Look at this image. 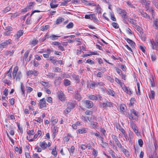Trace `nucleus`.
<instances>
[{
  "label": "nucleus",
  "mask_w": 158,
  "mask_h": 158,
  "mask_svg": "<svg viewBox=\"0 0 158 158\" xmlns=\"http://www.w3.org/2000/svg\"><path fill=\"white\" fill-rule=\"evenodd\" d=\"M11 40L9 39L6 40L5 42L2 43L0 44V48H3L6 47L8 45L11 44Z\"/></svg>",
  "instance_id": "nucleus-3"
},
{
  "label": "nucleus",
  "mask_w": 158,
  "mask_h": 158,
  "mask_svg": "<svg viewBox=\"0 0 158 158\" xmlns=\"http://www.w3.org/2000/svg\"><path fill=\"white\" fill-rule=\"evenodd\" d=\"M56 146L55 147V149H53L52 150V153L53 155L55 157L57 156V152L56 150Z\"/></svg>",
  "instance_id": "nucleus-56"
},
{
  "label": "nucleus",
  "mask_w": 158,
  "mask_h": 158,
  "mask_svg": "<svg viewBox=\"0 0 158 158\" xmlns=\"http://www.w3.org/2000/svg\"><path fill=\"white\" fill-rule=\"evenodd\" d=\"M54 71L55 72H61V69L60 68L58 67H56Z\"/></svg>",
  "instance_id": "nucleus-59"
},
{
  "label": "nucleus",
  "mask_w": 158,
  "mask_h": 158,
  "mask_svg": "<svg viewBox=\"0 0 158 158\" xmlns=\"http://www.w3.org/2000/svg\"><path fill=\"white\" fill-rule=\"evenodd\" d=\"M67 106L71 109H72L74 108L75 104L73 102H69L67 104Z\"/></svg>",
  "instance_id": "nucleus-25"
},
{
  "label": "nucleus",
  "mask_w": 158,
  "mask_h": 158,
  "mask_svg": "<svg viewBox=\"0 0 158 158\" xmlns=\"http://www.w3.org/2000/svg\"><path fill=\"white\" fill-rule=\"evenodd\" d=\"M77 131L78 133L80 134L85 133L87 132L85 128L78 129Z\"/></svg>",
  "instance_id": "nucleus-28"
},
{
  "label": "nucleus",
  "mask_w": 158,
  "mask_h": 158,
  "mask_svg": "<svg viewBox=\"0 0 158 158\" xmlns=\"http://www.w3.org/2000/svg\"><path fill=\"white\" fill-rule=\"evenodd\" d=\"M71 108L68 106L65 110H64V113L66 114H68L71 111Z\"/></svg>",
  "instance_id": "nucleus-49"
},
{
  "label": "nucleus",
  "mask_w": 158,
  "mask_h": 158,
  "mask_svg": "<svg viewBox=\"0 0 158 158\" xmlns=\"http://www.w3.org/2000/svg\"><path fill=\"white\" fill-rule=\"evenodd\" d=\"M72 77L73 78L78 82H79L80 81V79L79 76L78 75H76L75 74H73L72 75Z\"/></svg>",
  "instance_id": "nucleus-27"
},
{
  "label": "nucleus",
  "mask_w": 158,
  "mask_h": 158,
  "mask_svg": "<svg viewBox=\"0 0 158 158\" xmlns=\"http://www.w3.org/2000/svg\"><path fill=\"white\" fill-rule=\"evenodd\" d=\"M86 63L91 64H94V61L89 59H88L86 60Z\"/></svg>",
  "instance_id": "nucleus-60"
},
{
  "label": "nucleus",
  "mask_w": 158,
  "mask_h": 158,
  "mask_svg": "<svg viewBox=\"0 0 158 158\" xmlns=\"http://www.w3.org/2000/svg\"><path fill=\"white\" fill-rule=\"evenodd\" d=\"M38 106L40 109H41L46 106V102L44 98L40 100V101L39 102Z\"/></svg>",
  "instance_id": "nucleus-2"
},
{
  "label": "nucleus",
  "mask_w": 158,
  "mask_h": 158,
  "mask_svg": "<svg viewBox=\"0 0 158 158\" xmlns=\"http://www.w3.org/2000/svg\"><path fill=\"white\" fill-rule=\"evenodd\" d=\"M102 106L104 108L107 107H111L112 106V103L110 102H106V103L103 102L102 103Z\"/></svg>",
  "instance_id": "nucleus-9"
},
{
  "label": "nucleus",
  "mask_w": 158,
  "mask_h": 158,
  "mask_svg": "<svg viewBox=\"0 0 158 158\" xmlns=\"http://www.w3.org/2000/svg\"><path fill=\"white\" fill-rule=\"evenodd\" d=\"M87 119L88 120V121L90 122V123H91L93 122H94L93 121V120H95L96 121H97V118L96 117H95L94 115H92L91 116V117L90 118H89V117H87Z\"/></svg>",
  "instance_id": "nucleus-16"
},
{
  "label": "nucleus",
  "mask_w": 158,
  "mask_h": 158,
  "mask_svg": "<svg viewBox=\"0 0 158 158\" xmlns=\"http://www.w3.org/2000/svg\"><path fill=\"white\" fill-rule=\"evenodd\" d=\"M12 67H11L10 68L9 70L7 71L6 75H7L8 77V78L10 79H11L12 78V76L11 75V73L12 72Z\"/></svg>",
  "instance_id": "nucleus-19"
},
{
  "label": "nucleus",
  "mask_w": 158,
  "mask_h": 158,
  "mask_svg": "<svg viewBox=\"0 0 158 158\" xmlns=\"http://www.w3.org/2000/svg\"><path fill=\"white\" fill-rule=\"evenodd\" d=\"M63 78H69L70 77V75L67 73H64L62 74V76Z\"/></svg>",
  "instance_id": "nucleus-53"
},
{
  "label": "nucleus",
  "mask_w": 158,
  "mask_h": 158,
  "mask_svg": "<svg viewBox=\"0 0 158 158\" xmlns=\"http://www.w3.org/2000/svg\"><path fill=\"white\" fill-rule=\"evenodd\" d=\"M151 56L152 61H154L156 60V56L154 53H153L151 54Z\"/></svg>",
  "instance_id": "nucleus-42"
},
{
  "label": "nucleus",
  "mask_w": 158,
  "mask_h": 158,
  "mask_svg": "<svg viewBox=\"0 0 158 158\" xmlns=\"http://www.w3.org/2000/svg\"><path fill=\"white\" fill-rule=\"evenodd\" d=\"M111 25L115 29H118L119 27L118 24L117 23L115 22L112 23Z\"/></svg>",
  "instance_id": "nucleus-38"
},
{
  "label": "nucleus",
  "mask_w": 158,
  "mask_h": 158,
  "mask_svg": "<svg viewBox=\"0 0 158 158\" xmlns=\"http://www.w3.org/2000/svg\"><path fill=\"white\" fill-rule=\"evenodd\" d=\"M63 83L65 86H69L71 84V81L67 79H64L63 81Z\"/></svg>",
  "instance_id": "nucleus-17"
},
{
  "label": "nucleus",
  "mask_w": 158,
  "mask_h": 158,
  "mask_svg": "<svg viewBox=\"0 0 158 158\" xmlns=\"http://www.w3.org/2000/svg\"><path fill=\"white\" fill-rule=\"evenodd\" d=\"M107 94L112 96H114L115 94V92L112 90L110 89H109L107 90Z\"/></svg>",
  "instance_id": "nucleus-20"
},
{
  "label": "nucleus",
  "mask_w": 158,
  "mask_h": 158,
  "mask_svg": "<svg viewBox=\"0 0 158 158\" xmlns=\"http://www.w3.org/2000/svg\"><path fill=\"white\" fill-rule=\"evenodd\" d=\"M64 20V19L61 17L58 18L56 20V24H59Z\"/></svg>",
  "instance_id": "nucleus-22"
},
{
  "label": "nucleus",
  "mask_w": 158,
  "mask_h": 158,
  "mask_svg": "<svg viewBox=\"0 0 158 158\" xmlns=\"http://www.w3.org/2000/svg\"><path fill=\"white\" fill-rule=\"evenodd\" d=\"M156 152L154 151L152 154L149 155V158H154L156 157Z\"/></svg>",
  "instance_id": "nucleus-45"
},
{
  "label": "nucleus",
  "mask_w": 158,
  "mask_h": 158,
  "mask_svg": "<svg viewBox=\"0 0 158 158\" xmlns=\"http://www.w3.org/2000/svg\"><path fill=\"white\" fill-rule=\"evenodd\" d=\"M10 8L9 6L6 7L3 11V12L4 13H6L10 10Z\"/></svg>",
  "instance_id": "nucleus-47"
},
{
  "label": "nucleus",
  "mask_w": 158,
  "mask_h": 158,
  "mask_svg": "<svg viewBox=\"0 0 158 158\" xmlns=\"http://www.w3.org/2000/svg\"><path fill=\"white\" fill-rule=\"evenodd\" d=\"M20 88L22 92V94L24 96H25V89H24V86L23 84L22 83H21Z\"/></svg>",
  "instance_id": "nucleus-21"
},
{
  "label": "nucleus",
  "mask_w": 158,
  "mask_h": 158,
  "mask_svg": "<svg viewBox=\"0 0 158 158\" xmlns=\"http://www.w3.org/2000/svg\"><path fill=\"white\" fill-rule=\"evenodd\" d=\"M19 67L18 66H16L14 68L13 70V73H17L18 71V70Z\"/></svg>",
  "instance_id": "nucleus-62"
},
{
  "label": "nucleus",
  "mask_w": 158,
  "mask_h": 158,
  "mask_svg": "<svg viewBox=\"0 0 158 158\" xmlns=\"http://www.w3.org/2000/svg\"><path fill=\"white\" fill-rule=\"evenodd\" d=\"M71 1V0H64V1L63 2H61V6H65L66 5V4L67 3L70 2Z\"/></svg>",
  "instance_id": "nucleus-41"
},
{
  "label": "nucleus",
  "mask_w": 158,
  "mask_h": 158,
  "mask_svg": "<svg viewBox=\"0 0 158 158\" xmlns=\"http://www.w3.org/2000/svg\"><path fill=\"white\" fill-rule=\"evenodd\" d=\"M138 143L139 146L140 147H142L143 146V140L141 139H140L138 140Z\"/></svg>",
  "instance_id": "nucleus-64"
},
{
  "label": "nucleus",
  "mask_w": 158,
  "mask_h": 158,
  "mask_svg": "<svg viewBox=\"0 0 158 158\" xmlns=\"http://www.w3.org/2000/svg\"><path fill=\"white\" fill-rule=\"evenodd\" d=\"M139 48L140 50H141L144 53H145L146 52L145 49H146V48L145 46H140L139 47Z\"/></svg>",
  "instance_id": "nucleus-54"
},
{
  "label": "nucleus",
  "mask_w": 158,
  "mask_h": 158,
  "mask_svg": "<svg viewBox=\"0 0 158 158\" xmlns=\"http://www.w3.org/2000/svg\"><path fill=\"white\" fill-rule=\"evenodd\" d=\"M142 3H143L145 6H148L150 4V2L147 0H141Z\"/></svg>",
  "instance_id": "nucleus-33"
},
{
  "label": "nucleus",
  "mask_w": 158,
  "mask_h": 158,
  "mask_svg": "<svg viewBox=\"0 0 158 158\" xmlns=\"http://www.w3.org/2000/svg\"><path fill=\"white\" fill-rule=\"evenodd\" d=\"M74 98L78 101H80L82 98L81 94L78 93L77 91L75 92Z\"/></svg>",
  "instance_id": "nucleus-12"
},
{
  "label": "nucleus",
  "mask_w": 158,
  "mask_h": 158,
  "mask_svg": "<svg viewBox=\"0 0 158 158\" xmlns=\"http://www.w3.org/2000/svg\"><path fill=\"white\" fill-rule=\"evenodd\" d=\"M152 48L153 49H155L156 50H158V42H156L154 41H151Z\"/></svg>",
  "instance_id": "nucleus-5"
},
{
  "label": "nucleus",
  "mask_w": 158,
  "mask_h": 158,
  "mask_svg": "<svg viewBox=\"0 0 158 158\" xmlns=\"http://www.w3.org/2000/svg\"><path fill=\"white\" fill-rule=\"evenodd\" d=\"M19 67L18 66H16L14 68L13 70V73H17L18 71V70Z\"/></svg>",
  "instance_id": "nucleus-63"
},
{
  "label": "nucleus",
  "mask_w": 158,
  "mask_h": 158,
  "mask_svg": "<svg viewBox=\"0 0 158 158\" xmlns=\"http://www.w3.org/2000/svg\"><path fill=\"white\" fill-rule=\"evenodd\" d=\"M96 10H97V12L98 14H101V9L99 5L97 6Z\"/></svg>",
  "instance_id": "nucleus-37"
},
{
  "label": "nucleus",
  "mask_w": 158,
  "mask_h": 158,
  "mask_svg": "<svg viewBox=\"0 0 158 158\" xmlns=\"http://www.w3.org/2000/svg\"><path fill=\"white\" fill-rule=\"evenodd\" d=\"M62 80V78L60 77H57V78L54 81V84L56 86H57L60 85L61 83V81Z\"/></svg>",
  "instance_id": "nucleus-10"
},
{
  "label": "nucleus",
  "mask_w": 158,
  "mask_h": 158,
  "mask_svg": "<svg viewBox=\"0 0 158 158\" xmlns=\"http://www.w3.org/2000/svg\"><path fill=\"white\" fill-rule=\"evenodd\" d=\"M56 74L53 73H49L47 76H48L49 78H53L55 77Z\"/></svg>",
  "instance_id": "nucleus-40"
},
{
  "label": "nucleus",
  "mask_w": 158,
  "mask_h": 158,
  "mask_svg": "<svg viewBox=\"0 0 158 158\" xmlns=\"http://www.w3.org/2000/svg\"><path fill=\"white\" fill-rule=\"evenodd\" d=\"M122 88L124 91L128 94L131 95L132 94L131 89H128L125 85H124L122 87Z\"/></svg>",
  "instance_id": "nucleus-7"
},
{
  "label": "nucleus",
  "mask_w": 158,
  "mask_h": 158,
  "mask_svg": "<svg viewBox=\"0 0 158 158\" xmlns=\"http://www.w3.org/2000/svg\"><path fill=\"white\" fill-rule=\"evenodd\" d=\"M83 103L85 107L88 109H90L93 106V103L91 101L86 100L84 101Z\"/></svg>",
  "instance_id": "nucleus-1"
},
{
  "label": "nucleus",
  "mask_w": 158,
  "mask_h": 158,
  "mask_svg": "<svg viewBox=\"0 0 158 158\" xmlns=\"http://www.w3.org/2000/svg\"><path fill=\"white\" fill-rule=\"evenodd\" d=\"M143 17L146 18H148L150 19V16L148 15L146 13L144 12L141 15Z\"/></svg>",
  "instance_id": "nucleus-58"
},
{
  "label": "nucleus",
  "mask_w": 158,
  "mask_h": 158,
  "mask_svg": "<svg viewBox=\"0 0 158 158\" xmlns=\"http://www.w3.org/2000/svg\"><path fill=\"white\" fill-rule=\"evenodd\" d=\"M110 19H111L114 21H116V19L114 16V15L113 12L110 13Z\"/></svg>",
  "instance_id": "nucleus-35"
},
{
  "label": "nucleus",
  "mask_w": 158,
  "mask_h": 158,
  "mask_svg": "<svg viewBox=\"0 0 158 158\" xmlns=\"http://www.w3.org/2000/svg\"><path fill=\"white\" fill-rule=\"evenodd\" d=\"M38 42V41L36 40H33L31 42V44L33 46H35Z\"/></svg>",
  "instance_id": "nucleus-52"
},
{
  "label": "nucleus",
  "mask_w": 158,
  "mask_h": 158,
  "mask_svg": "<svg viewBox=\"0 0 158 158\" xmlns=\"http://www.w3.org/2000/svg\"><path fill=\"white\" fill-rule=\"evenodd\" d=\"M50 5L51 8H54L57 7L58 6V4L56 5L54 4H53V2H52L51 1L50 3Z\"/></svg>",
  "instance_id": "nucleus-43"
},
{
  "label": "nucleus",
  "mask_w": 158,
  "mask_h": 158,
  "mask_svg": "<svg viewBox=\"0 0 158 158\" xmlns=\"http://www.w3.org/2000/svg\"><path fill=\"white\" fill-rule=\"evenodd\" d=\"M135 28L140 33H141L142 31V28L138 25H135Z\"/></svg>",
  "instance_id": "nucleus-50"
},
{
  "label": "nucleus",
  "mask_w": 158,
  "mask_h": 158,
  "mask_svg": "<svg viewBox=\"0 0 158 158\" xmlns=\"http://www.w3.org/2000/svg\"><path fill=\"white\" fill-rule=\"evenodd\" d=\"M73 26V24L72 22L69 23L66 26L68 29L72 28Z\"/></svg>",
  "instance_id": "nucleus-46"
},
{
  "label": "nucleus",
  "mask_w": 158,
  "mask_h": 158,
  "mask_svg": "<svg viewBox=\"0 0 158 158\" xmlns=\"http://www.w3.org/2000/svg\"><path fill=\"white\" fill-rule=\"evenodd\" d=\"M127 13L125 11H123V13L121 14L120 15H121L122 17L124 19H128V16L127 15Z\"/></svg>",
  "instance_id": "nucleus-24"
},
{
  "label": "nucleus",
  "mask_w": 158,
  "mask_h": 158,
  "mask_svg": "<svg viewBox=\"0 0 158 158\" xmlns=\"http://www.w3.org/2000/svg\"><path fill=\"white\" fill-rule=\"evenodd\" d=\"M116 127L117 129H118L123 134H124L125 132V131L124 129L119 124H117L116 125Z\"/></svg>",
  "instance_id": "nucleus-18"
},
{
  "label": "nucleus",
  "mask_w": 158,
  "mask_h": 158,
  "mask_svg": "<svg viewBox=\"0 0 158 158\" xmlns=\"http://www.w3.org/2000/svg\"><path fill=\"white\" fill-rule=\"evenodd\" d=\"M100 131L103 134L104 136H106V132L104 128H101Z\"/></svg>",
  "instance_id": "nucleus-57"
},
{
  "label": "nucleus",
  "mask_w": 158,
  "mask_h": 158,
  "mask_svg": "<svg viewBox=\"0 0 158 158\" xmlns=\"http://www.w3.org/2000/svg\"><path fill=\"white\" fill-rule=\"evenodd\" d=\"M98 123L96 122H93L91 123V125L93 128L98 129L99 128Z\"/></svg>",
  "instance_id": "nucleus-14"
},
{
  "label": "nucleus",
  "mask_w": 158,
  "mask_h": 158,
  "mask_svg": "<svg viewBox=\"0 0 158 158\" xmlns=\"http://www.w3.org/2000/svg\"><path fill=\"white\" fill-rule=\"evenodd\" d=\"M120 107L121 110L123 111V112L125 111L126 106L124 104H121L120 106Z\"/></svg>",
  "instance_id": "nucleus-30"
},
{
  "label": "nucleus",
  "mask_w": 158,
  "mask_h": 158,
  "mask_svg": "<svg viewBox=\"0 0 158 158\" xmlns=\"http://www.w3.org/2000/svg\"><path fill=\"white\" fill-rule=\"evenodd\" d=\"M23 33L22 31H19L17 34V37L18 38H20L23 35Z\"/></svg>",
  "instance_id": "nucleus-48"
},
{
  "label": "nucleus",
  "mask_w": 158,
  "mask_h": 158,
  "mask_svg": "<svg viewBox=\"0 0 158 158\" xmlns=\"http://www.w3.org/2000/svg\"><path fill=\"white\" fill-rule=\"evenodd\" d=\"M68 150L70 152L73 153L74 151L75 147L73 146H72L70 148H68Z\"/></svg>",
  "instance_id": "nucleus-51"
},
{
  "label": "nucleus",
  "mask_w": 158,
  "mask_h": 158,
  "mask_svg": "<svg viewBox=\"0 0 158 158\" xmlns=\"http://www.w3.org/2000/svg\"><path fill=\"white\" fill-rule=\"evenodd\" d=\"M114 68L116 69L117 72L120 75H121V74L122 73V71L119 69L117 68L116 67H114Z\"/></svg>",
  "instance_id": "nucleus-61"
},
{
  "label": "nucleus",
  "mask_w": 158,
  "mask_h": 158,
  "mask_svg": "<svg viewBox=\"0 0 158 158\" xmlns=\"http://www.w3.org/2000/svg\"><path fill=\"white\" fill-rule=\"evenodd\" d=\"M89 98L92 100H97V98L96 97V95H90L89 96Z\"/></svg>",
  "instance_id": "nucleus-31"
},
{
  "label": "nucleus",
  "mask_w": 158,
  "mask_h": 158,
  "mask_svg": "<svg viewBox=\"0 0 158 158\" xmlns=\"http://www.w3.org/2000/svg\"><path fill=\"white\" fill-rule=\"evenodd\" d=\"M150 99H154L155 96V93L153 90H151V93L149 95Z\"/></svg>",
  "instance_id": "nucleus-23"
},
{
  "label": "nucleus",
  "mask_w": 158,
  "mask_h": 158,
  "mask_svg": "<svg viewBox=\"0 0 158 158\" xmlns=\"http://www.w3.org/2000/svg\"><path fill=\"white\" fill-rule=\"evenodd\" d=\"M111 137L112 139L114 140L115 143L118 147L119 148H121L122 147V145L118 139L117 137L114 135H111Z\"/></svg>",
  "instance_id": "nucleus-4"
},
{
  "label": "nucleus",
  "mask_w": 158,
  "mask_h": 158,
  "mask_svg": "<svg viewBox=\"0 0 158 158\" xmlns=\"http://www.w3.org/2000/svg\"><path fill=\"white\" fill-rule=\"evenodd\" d=\"M59 99L61 101H64L65 100V97L64 94L60 92L58 95Z\"/></svg>",
  "instance_id": "nucleus-13"
},
{
  "label": "nucleus",
  "mask_w": 158,
  "mask_h": 158,
  "mask_svg": "<svg viewBox=\"0 0 158 158\" xmlns=\"http://www.w3.org/2000/svg\"><path fill=\"white\" fill-rule=\"evenodd\" d=\"M22 77V75L21 71H19L17 73L16 80V81H19Z\"/></svg>",
  "instance_id": "nucleus-15"
},
{
  "label": "nucleus",
  "mask_w": 158,
  "mask_h": 158,
  "mask_svg": "<svg viewBox=\"0 0 158 158\" xmlns=\"http://www.w3.org/2000/svg\"><path fill=\"white\" fill-rule=\"evenodd\" d=\"M124 39L127 42V43L130 44L131 47L133 48L134 47V46L135 45V44L132 40L130 39L127 38H124Z\"/></svg>",
  "instance_id": "nucleus-8"
},
{
  "label": "nucleus",
  "mask_w": 158,
  "mask_h": 158,
  "mask_svg": "<svg viewBox=\"0 0 158 158\" xmlns=\"http://www.w3.org/2000/svg\"><path fill=\"white\" fill-rule=\"evenodd\" d=\"M30 51H27L24 53V58L26 60L28 57Z\"/></svg>",
  "instance_id": "nucleus-55"
},
{
  "label": "nucleus",
  "mask_w": 158,
  "mask_h": 158,
  "mask_svg": "<svg viewBox=\"0 0 158 158\" xmlns=\"http://www.w3.org/2000/svg\"><path fill=\"white\" fill-rule=\"evenodd\" d=\"M49 27V26L48 25L43 26L41 27V30L42 31H44L46 30H47Z\"/></svg>",
  "instance_id": "nucleus-34"
},
{
  "label": "nucleus",
  "mask_w": 158,
  "mask_h": 158,
  "mask_svg": "<svg viewBox=\"0 0 158 158\" xmlns=\"http://www.w3.org/2000/svg\"><path fill=\"white\" fill-rule=\"evenodd\" d=\"M151 78H152V79H150V82L151 85V86L152 87L155 86V83H154V79L153 77V76L152 75H151Z\"/></svg>",
  "instance_id": "nucleus-26"
},
{
  "label": "nucleus",
  "mask_w": 158,
  "mask_h": 158,
  "mask_svg": "<svg viewBox=\"0 0 158 158\" xmlns=\"http://www.w3.org/2000/svg\"><path fill=\"white\" fill-rule=\"evenodd\" d=\"M105 85L104 83L102 82H96V87L98 86H103Z\"/></svg>",
  "instance_id": "nucleus-39"
},
{
  "label": "nucleus",
  "mask_w": 158,
  "mask_h": 158,
  "mask_svg": "<svg viewBox=\"0 0 158 158\" xmlns=\"http://www.w3.org/2000/svg\"><path fill=\"white\" fill-rule=\"evenodd\" d=\"M14 52L13 50L12 51H7L5 52V55L6 56H12Z\"/></svg>",
  "instance_id": "nucleus-32"
},
{
  "label": "nucleus",
  "mask_w": 158,
  "mask_h": 158,
  "mask_svg": "<svg viewBox=\"0 0 158 158\" xmlns=\"http://www.w3.org/2000/svg\"><path fill=\"white\" fill-rule=\"evenodd\" d=\"M40 146L43 150H44L48 147V144L45 141H44L42 142H40Z\"/></svg>",
  "instance_id": "nucleus-11"
},
{
  "label": "nucleus",
  "mask_w": 158,
  "mask_h": 158,
  "mask_svg": "<svg viewBox=\"0 0 158 158\" xmlns=\"http://www.w3.org/2000/svg\"><path fill=\"white\" fill-rule=\"evenodd\" d=\"M60 37V36H58L54 35H52L50 36V39L52 40H57V37Z\"/></svg>",
  "instance_id": "nucleus-29"
},
{
  "label": "nucleus",
  "mask_w": 158,
  "mask_h": 158,
  "mask_svg": "<svg viewBox=\"0 0 158 158\" xmlns=\"http://www.w3.org/2000/svg\"><path fill=\"white\" fill-rule=\"evenodd\" d=\"M132 128L133 129L134 131L135 132V133L137 134V133H138V131L137 129V127L136 125H133Z\"/></svg>",
  "instance_id": "nucleus-36"
},
{
  "label": "nucleus",
  "mask_w": 158,
  "mask_h": 158,
  "mask_svg": "<svg viewBox=\"0 0 158 158\" xmlns=\"http://www.w3.org/2000/svg\"><path fill=\"white\" fill-rule=\"evenodd\" d=\"M27 74L28 76H30L32 75L34 76H37L38 74V73L37 71L36 70L32 71L29 70L27 72Z\"/></svg>",
  "instance_id": "nucleus-6"
},
{
  "label": "nucleus",
  "mask_w": 158,
  "mask_h": 158,
  "mask_svg": "<svg viewBox=\"0 0 158 158\" xmlns=\"http://www.w3.org/2000/svg\"><path fill=\"white\" fill-rule=\"evenodd\" d=\"M95 87H96V82H93L90 84L89 87L90 88H91L92 89H94L95 88Z\"/></svg>",
  "instance_id": "nucleus-44"
}]
</instances>
